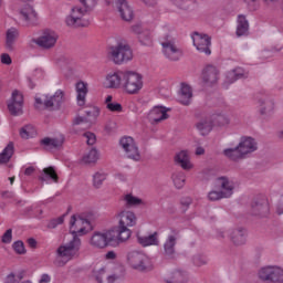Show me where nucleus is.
Returning a JSON list of instances; mask_svg holds the SVG:
<instances>
[{
  "label": "nucleus",
  "mask_w": 283,
  "mask_h": 283,
  "mask_svg": "<svg viewBox=\"0 0 283 283\" xmlns=\"http://www.w3.org/2000/svg\"><path fill=\"white\" fill-rule=\"evenodd\" d=\"M63 143H65V136H63V134H59L57 136L52 138L45 137L41 140V145H44V147H51L53 149L62 147Z\"/></svg>",
  "instance_id": "nucleus-31"
},
{
  "label": "nucleus",
  "mask_w": 283,
  "mask_h": 283,
  "mask_svg": "<svg viewBox=\"0 0 283 283\" xmlns=\"http://www.w3.org/2000/svg\"><path fill=\"white\" fill-rule=\"evenodd\" d=\"M163 53L169 61H180L182 57V49L176 43L174 39V28L164 25L160 31Z\"/></svg>",
  "instance_id": "nucleus-3"
},
{
  "label": "nucleus",
  "mask_w": 283,
  "mask_h": 283,
  "mask_svg": "<svg viewBox=\"0 0 283 283\" xmlns=\"http://www.w3.org/2000/svg\"><path fill=\"white\" fill-rule=\"evenodd\" d=\"M56 41H59V35L56 32L52 30H45L40 38L33 40V43H36V45L40 48L50 50V48H54V45H56Z\"/></svg>",
  "instance_id": "nucleus-17"
},
{
  "label": "nucleus",
  "mask_w": 283,
  "mask_h": 283,
  "mask_svg": "<svg viewBox=\"0 0 283 283\" xmlns=\"http://www.w3.org/2000/svg\"><path fill=\"white\" fill-rule=\"evenodd\" d=\"M112 6H115L123 21H132L134 19V9H132L127 0H115Z\"/></svg>",
  "instance_id": "nucleus-19"
},
{
  "label": "nucleus",
  "mask_w": 283,
  "mask_h": 283,
  "mask_svg": "<svg viewBox=\"0 0 283 283\" xmlns=\"http://www.w3.org/2000/svg\"><path fill=\"white\" fill-rule=\"evenodd\" d=\"M192 43L198 52H202L203 54H211V38L205 33L195 32L191 35Z\"/></svg>",
  "instance_id": "nucleus-14"
},
{
  "label": "nucleus",
  "mask_w": 283,
  "mask_h": 283,
  "mask_svg": "<svg viewBox=\"0 0 283 283\" xmlns=\"http://www.w3.org/2000/svg\"><path fill=\"white\" fill-rule=\"evenodd\" d=\"M269 212V200L261 199V201H254L252 203L253 216H266Z\"/></svg>",
  "instance_id": "nucleus-32"
},
{
  "label": "nucleus",
  "mask_w": 283,
  "mask_h": 283,
  "mask_svg": "<svg viewBox=\"0 0 283 283\" xmlns=\"http://www.w3.org/2000/svg\"><path fill=\"white\" fill-rule=\"evenodd\" d=\"M114 97L112 95L106 96L105 105L108 112H113L114 114H120L123 112V105L118 102H113Z\"/></svg>",
  "instance_id": "nucleus-39"
},
{
  "label": "nucleus",
  "mask_w": 283,
  "mask_h": 283,
  "mask_svg": "<svg viewBox=\"0 0 283 283\" xmlns=\"http://www.w3.org/2000/svg\"><path fill=\"white\" fill-rule=\"evenodd\" d=\"M63 222H65V214L51 220L49 223V229H56V227H59V224H63Z\"/></svg>",
  "instance_id": "nucleus-50"
},
{
  "label": "nucleus",
  "mask_w": 283,
  "mask_h": 283,
  "mask_svg": "<svg viewBox=\"0 0 283 283\" xmlns=\"http://www.w3.org/2000/svg\"><path fill=\"white\" fill-rule=\"evenodd\" d=\"M43 174L48 178H51L53 182H59V175H56V170H54V167L51 166V167L44 168Z\"/></svg>",
  "instance_id": "nucleus-47"
},
{
  "label": "nucleus",
  "mask_w": 283,
  "mask_h": 283,
  "mask_svg": "<svg viewBox=\"0 0 283 283\" xmlns=\"http://www.w3.org/2000/svg\"><path fill=\"white\" fill-rule=\"evenodd\" d=\"M103 87L106 90H122L123 72L112 71L103 80Z\"/></svg>",
  "instance_id": "nucleus-16"
},
{
  "label": "nucleus",
  "mask_w": 283,
  "mask_h": 283,
  "mask_svg": "<svg viewBox=\"0 0 283 283\" xmlns=\"http://www.w3.org/2000/svg\"><path fill=\"white\" fill-rule=\"evenodd\" d=\"M94 276L98 283H118L120 279L115 274L107 273L106 268H101L99 270L94 271Z\"/></svg>",
  "instance_id": "nucleus-22"
},
{
  "label": "nucleus",
  "mask_w": 283,
  "mask_h": 283,
  "mask_svg": "<svg viewBox=\"0 0 283 283\" xmlns=\"http://www.w3.org/2000/svg\"><path fill=\"white\" fill-rule=\"evenodd\" d=\"M78 251H81V239L78 237H73L69 243L57 248L54 260L55 266H65L70 260L78 255Z\"/></svg>",
  "instance_id": "nucleus-4"
},
{
  "label": "nucleus",
  "mask_w": 283,
  "mask_h": 283,
  "mask_svg": "<svg viewBox=\"0 0 283 283\" xmlns=\"http://www.w3.org/2000/svg\"><path fill=\"white\" fill-rule=\"evenodd\" d=\"M127 262L132 269H136L137 271H145V269H147V264H149V258L146 256V254L143 252L130 251L127 254Z\"/></svg>",
  "instance_id": "nucleus-12"
},
{
  "label": "nucleus",
  "mask_w": 283,
  "mask_h": 283,
  "mask_svg": "<svg viewBox=\"0 0 283 283\" xmlns=\"http://www.w3.org/2000/svg\"><path fill=\"white\" fill-rule=\"evenodd\" d=\"M28 129H32V125H27L20 129L21 138H24V139L32 138V135L29 134Z\"/></svg>",
  "instance_id": "nucleus-53"
},
{
  "label": "nucleus",
  "mask_w": 283,
  "mask_h": 283,
  "mask_svg": "<svg viewBox=\"0 0 283 283\" xmlns=\"http://www.w3.org/2000/svg\"><path fill=\"white\" fill-rule=\"evenodd\" d=\"M218 185L221 186V191H210L208 193L209 200H222V198H231L233 196V182L227 179V177H220Z\"/></svg>",
  "instance_id": "nucleus-10"
},
{
  "label": "nucleus",
  "mask_w": 283,
  "mask_h": 283,
  "mask_svg": "<svg viewBox=\"0 0 283 283\" xmlns=\"http://www.w3.org/2000/svg\"><path fill=\"white\" fill-rule=\"evenodd\" d=\"M112 242H118L114 230L95 231L90 240L91 247H94L95 249H105L106 247H109Z\"/></svg>",
  "instance_id": "nucleus-7"
},
{
  "label": "nucleus",
  "mask_w": 283,
  "mask_h": 283,
  "mask_svg": "<svg viewBox=\"0 0 283 283\" xmlns=\"http://www.w3.org/2000/svg\"><path fill=\"white\" fill-rule=\"evenodd\" d=\"M14 154V144L10 143L0 154V165H6L10 163V158H12Z\"/></svg>",
  "instance_id": "nucleus-40"
},
{
  "label": "nucleus",
  "mask_w": 283,
  "mask_h": 283,
  "mask_svg": "<svg viewBox=\"0 0 283 283\" xmlns=\"http://www.w3.org/2000/svg\"><path fill=\"white\" fill-rule=\"evenodd\" d=\"M8 109L12 116H21L23 114V94L19 91H13L11 99L8 102Z\"/></svg>",
  "instance_id": "nucleus-15"
},
{
  "label": "nucleus",
  "mask_w": 283,
  "mask_h": 283,
  "mask_svg": "<svg viewBox=\"0 0 283 283\" xmlns=\"http://www.w3.org/2000/svg\"><path fill=\"white\" fill-rule=\"evenodd\" d=\"M137 242L142 247H158V244H160V241L158 240V232H154L148 237L137 234Z\"/></svg>",
  "instance_id": "nucleus-29"
},
{
  "label": "nucleus",
  "mask_w": 283,
  "mask_h": 283,
  "mask_svg": "<svg viewBox=\"0 0 283 283\" xmlns=\"http://www.w3.org/2000/svg\"><path fill=\"white\" fill-rule=\"evenodd\" d=\"M169 109L163 106H155L148 114V120L150 123H160V120H167L169 118V115L167 114Z\"/></svg>",
  "instance_id": "nucleus-23"
},
{
  "label": "nucleus",
  "mask_w": 283,
  "mask_h": 283,
  "mask_svg": "<svg viewBox=\"0 0 283 283\" xmlns=\"http://www.w3.org/2000/svg\"><path fill=\"white\" fill-rule=\"evenodd\" d=\"M172 3H175V6H177V8H181L185 9V4L187 3V0H170Z\"/></svg>",
  "instance_id": "nucleus-57"
},
{
  "label": "nucleus",
  "mask_w": 283,
  "mask_h": 283,
  "mask_svg": "<svg viewBox=\"0 0 283 283\" xmlns=\"http://www.w3.org/2000/svg\"><path fill=\"white\" fill-rule=\"evenodd\" d=\"M20 14L27 22V25H32V23L36 22V11H34L30 4H27L23 9H21Z\"/></svg>",
  "instance_id": "nucleus-33"
},
{
  "label": "nucleus",
  "mask_w": 283,
  "mask_h": 283,
  "mask_svg": "<svg viewBox=\"0 0 283 283\" xmlns=\"http://www.w3.org/2000/svg\"><path fill=\"white\" fill-rule=\"evenodd\" d=\"M227 235H229L230 240H232L233 244H237V247L247 242V230L242 228L221 232V238H227Z\"/></svg>",
  "instance_id": "nucleus-21"
},
{
  "label": "nucleus",
  "mask_w": 283,
  "mask_h": 283,
  "mask_svg": "<svg viewBox=\"0 0 283 283\" xmlns=\"http://www.w3.org/2000/svg\"><path fill=\"white\" fill-rule=\"evenodd\" d=\"M167 283H185L187 282V273L182 271H175L166 277Z\"/></svg>",
  "instance_id": "nucleus-38"
},
{
  "label": "nucleus",
  "mask_w": 283,
  "mask_h": 283,
  "mask_svg": "<svg viewBox=\"0 0 283 283\" xmlns=\"http://www.w3.org/2000/svg\"><path fill=\"white\" fill-rule=\"evenodd\" d=\"M259 104L260 114H262V116H270V114L275 109V103H273L271 99H260Z\"/></svg>",
  "instance_id": "nucleus-37"
},
{
  "label": "nucleus",
  "mask_w": 283,
  "mask_h": 283,
  "mask_svg": "<svg viewBox=\"0 0 283 283\" xmlns=\"http://www.w3.org/2000/svg\"><path fill=\"white\" fill-rule=\"evenodd\" d=\"M203 154H205V148L198 147V148L196 149V156H202Z\"/></svg>",
  "instance_id": "nucleus-63"
},
{
  "label": "nucleus",
  "mask_w": 283,
  "mask_h": 283,
  "mask_svg": "<svg viewBox=\"0 0 283 283\" xmlns=\"http://www.w3.org/2000/svg\"><path fill=\"white\" fill-rule=\"evenodd\" d=\"M240 143H244L243 147L248 149L247 154H253L258 150V143L252 137H242Z\"/></svg>",
  "instance_id": "nucleus-45"
},
{
  "label": "nucleus",
  "mask_w": 283,
  "mask_h": 283,
  "mask_svg": "<svg viewBox=\"0 0 283 283\" xmlns=\"http://www.w3.org/2000/svg\"><path fill=\"white\" fill-rule=\"evenodd\" d=\"M17 39H19V30L17 28H11L7 31L6 38V49L9 52L14 50V43H17Z\"/></svg>",
  "instance_id": "nucleus-34"
},
{
  "label": "nucleus",
  "mask_w": 283,
  "mask_h": 283,
  "mask_svg": "<svg viewBox=\"0 0 283 283\" xmlns=\"http://www.w3.org/2000/svg\"><path fill=\"white\" fill-rule=\"evenodd\" d=\"M146 6H156V0H142Z\"/></svg>",
  "instance_id": "nucleus-64"
},
{
  "label": "nucleus",
  "mask_w": 283,
  "mask_h": 283,
  "mask_svg": "<svg viewBox=\"0 0 283 283\" xmlns=\"http://www.w3.org/2000/svg\"><path fill=\"white\" fill-rule=\"evenodd\" d=\"M193 97V91L187 83H181V88L179 93V103L181 105H189L191 103V98Z\"/></svg>",
  "instance_id": "nucleus-30"
},
{
  "label": "nucleus",
  "mask_w": 283,
  "mask_h": 283,
  "mask_svg": "<svg viewBox=\"0 0 283 283\" xmlns=\"http://www.w3.org/2000/svg\"><path fill=\"white\" fill-rule=\"evenodd\" d=\"M105 180H107V172L98 170L93 175V187H95V189H101Z\"/></svg>",
  "instance_id": "nucleus-42"
},
{
  "label": "nucleus",
  "mask_w": 283,
  "mask_h": 283,
  "mask_svg": "<svg viewBox=\"0 0 283 283\" xmlns=\"http://www.w3.org/2000/svg\"><path fill=\"white\" fill-rule=\"evenodd\" d=\"M98 150L96 148H92L83 155L81 161L83 163V165H94L98 163Z\"/></svg>",
  "instance_id": "nucleus-36"
},
{
  "label": "nucleus",
  "mask_w": 283,
  "mask_h": 283,
  "mask_svg": "<svg viewBox=\"0 0 283 283\" xmlns=\"http://www.w3.org/2000/svg\"><path fill=\"white\" fill-rule=\"evenodd\" d=\"M261 56L269 59V56H273V53L271 51H262Z\"/></svg>",
  "instance_id": "nucleus-62"
},
{
  "label": "nucleus",
  "mask_w": 283,
  "mask_h": 283,
  "mask_svg": "<svg viewBox=\"0 0 283 283\" xmlns=\"http://www.w3.org/2000/svg\"><path fill=\"white\" fill-rule=\"evenodd\" d=\"M85 114H86V118L88 120H96V118H98V116H101V108H98L96 106H92L85 111Z\"/></svg>",
  "instance_id": "nucleus-46"
},
{
  "label": "nucleus",
  "mask_w": 283,
  "mask_h": 283,
  "mask_svg": "<svg viewBox=\"0 0 283 283\" xmlns=\"http://www.w3.org/2000/svg\"><path fill=\"white\" fill-rule=\"evenodd\" d=\"M1 63H3V65H10L12 63V57H10L9 54L3 53L1 55Z\"/></svg>",
  "instance_id": "nucleus-55"
},
{
  "label": "nucleus",
  "mask_w": 283,
  "mask_h": 283,
  "mask_svg": "<svg viewBox=\"0 0 283 283\" xmlns=\"http://www.w3.org/2000/svg\"><path fill=\"white\" fill-rule=\"evenodd\" d=\"M19 280H23V274L15 275L14 273H10L6 276L4 283H19Z\"/></svg>",
  "instance_id": "nucleus-49"
},
{
  "label": "nucleus",
  "mask_w": 283,
  "mask_h": 283,
  "mask_svg": "<svg viewBox=\"0 0 283 283\" xmlns=\"http://www.w3.org/2000/svg\"><path fill=\"white\" fill-rule=\"evenodd\" d=\"M214 120H217L218 125H228L229 124V118L227 116L219 114L216 115Z\"/></svg>",
  "instance_id": "nucleus-54"
},
{
  "label": "nucleus",
  "mask_w": 283,
  "mask_h": 283,
  "mask_svg": "<svg viewBox=\"0 0 283 283\" xmlns=\"http://www.w3.org/2000/svg\"><path fill=\"white\" fill-rule=\"evenodd\" d=\"M124 202L126 203V207H140L145 205V201L143 199L132 195L127 193L123 197Z\"/></svg>",
  "instance_id": "nucleus-41"
},
{
  "label": "nucleus",
  "mask_w": 283,
  "mask_h": 283,
  "mask_svg": "<svg viewBox=\"0 0 283 283\" xmlns=\"http://www.w3.org/2000/svg\"><path fill=\"white\" fill-rule=\"evenodd\" d=\"M2 243L10 244L12 242V229H8L2 235Z\"/></svg>",
  "instance_id": "nucleus-52"
},
{
  "label": "nucleus",
  "mask_w": 283,
  "mask_h": 283,
  "mask_svg": "<svg viewBox=\"0 0 283 283\" xmlns=\"http://www.w3.org/2000/svg\"><path fill=\"white\" fill-rule=\"evenodd\" d=\"M75 92H76V101H77V105L80 107H83V105H85L86 103V98H87V83L80 81L75 84Z\"/></svg>",
  "instance_id": "nucleus-26"
},
{
  "label": "nucleus",
  "mask_w": 283,
  "mask_h": 283,
  "mask_svg": "<svg viewBox=\"0 0 283 283\" xmlns=\"http://www.w3.org/2000/svg\"><path fill=\"white\" fill-rule=\"evenodd\" d=\"M119 145L124 151V156L134 163H140L143 156L138 149V144L132 137H123L119 140Z\"/></svg>",
  "instance_id": "nucleus-8"
},
{
  "label": "nucleus",
  "mask_w": 283,
  "mask_h": 283,
  "mask_svg": "<svg viewBox=\"0 0 283 283\" xmlns=\"http://www.w3.org/2000/svg\"><path fill=\"white\" fill-rule=\"evenodd\" d=\"M12 249L18 253V255H24L25 253V245L23 244V241H15L12 244Z\"/></svg>",
  "instance_id": "nucleus-48"
},
{
  "label": "nucleus",
  "mask_w": 283,
  "mask_h": 283,
  "mask_svg": "<svg viewBox=\"0 0 283 283\" xmlns=\"http://www.w3.org/2000/svg\"><path fill=\"white\" fill-rule=\"evenodd\" d=\"M181 205L184 207H189L191 205V198L186 197V198L181 199Z\"/></svg>",
  "instance_id": "nucleus-59"
},
{
  "label": "nucleus",
  "mask_w": 283,
  "mask_h": 283,
  "mask_svg": "<svg viewBox=\"0 0 283 283\" xmlns=\"http://www.w3.org/2000/svg\"><path fill=\"white\" fill-rule=\"evenodd\" d=\"M249 34V21L244 15L238 17V24H237V36H247Z\"/></svg>",
  "instance_id": "nucleus-35"
},
{
  "label": "nucleus",
  "mask_w": 283,
  "mask_h": 283,
  "mask_svg": "<svg viewBox=\"0 0 283 283\" xmlns=\"http://www.w3.org/2000/svg\"><path fill=\"white\" fill-rule=\"evenodd\" d=\"M175 161L177 165H180L186 171L189 169H193V164H191V158L189 157V153L187 150H181L175 156Z\"/></svg>",
  "instance_id": "nucleus-28"
},
{
  "label": "nucleus",
  "mask_w": 283,
  "mask_h": 283,
  "mask_svg": "<svg viewBox=\"0 0 283 283\" xmlns=\"http://www.w3.org/2000/svg\"><path fill=\"white\" fill-rule=\"evenodd\" d=\"M213 125H216V123L201 120L197 124V129L201 134V136H207V134H209V132L213 129Z\"/></svg>",
  "instance_id": "nucleus-44"
},
{
  "label": "nucleus",
  "mask_w": 283,
  "mask_h": 283,
  "mask_svg": "<svg viewBox=\"0 0 283 283\" xmlns=\"http://www.w3.org/2000/svg\"><path fill=\"white\" fill-rule=\"evenodd\" d=\"M52 282V276H50V274H42L39 283H50Z\"/></svg>",
  "instance_id": "nucleus-56"
},
{
  "label": "nucleus",
  "mask_w": 283,
  "mask_h": 283,
  "mask_svg": "<svg viewBox=\"0 0 283 283\" xmlns=\"http://www.w3.org/2000/svg\"><path fill=\"white\" fill-rule=\"evenodd\" d=\"M83 136H84L87 145H95L96 144V135L94 133L86 132V133L83 134Z\"/></svg>",
  "instance_id": "nucleus-51"
},
{
  "label": "nucleus",
  "mask_w": 283,
  "mask_h": 283,
  "mask_svg": "<svg viewBox=\"0 0 283 283\" xmlns=\"http://www.w3.org/2000/svg\"><path fill=\"white\" fill-rule=\"evenodd\" d=\"M83 7H73L71 13L66 17L65 23L69 28H87L90 25V18H87V10L96 8L97 0H78Z\"/></svg>",
  "instance_id": "nucleus-1"
},
{
  "label": "nucleus",
  "mask_w": 283,
  "mask_h": 283,
  "mask_svg": "<svg viewBox=\"0 0 283 283\" xmlns=\"http://www.w3.org/2000/svg\"><path fill=\"white\" fill-rule=\"evenodd\" d=\"M145 86L143 81V74L135 71H124L122 77V90L125 94L134 96L140 94V91Z\"/></svg>",
  "instance_id": "nucleus-5"
},
{
  "label": "nucleus",
  "mask_w": 283,
  "mask_h": 283,
  "mask_svg": "<svg viewBox=\"0 0 283 283\" xmlns=\"http://www.w3.org/2000/svg\"><path fill=\"white\" fill-rule=\"evenodd\" d=\"M132 32L137 34L139 42L142 45H151L154 43V36L151 35V31L145 29L142 23L134 24L132 27Z\"/></svg>",
  "instance_id": "nucleus-18"
},
{
  "label": "nucleus",
  "mask_w": 283,
  "mask_h": 283,
  "mask_svg": "<svg viewBox=\"0 0 283 283\" xmlns=\"http://www.w3.org/2000/svg\"><path fill=\"white\" fill-rule=\"evenodd\" d=\"M63 91L59 90L54 93L53 96H45L42 97H35V107H39V105H44V107H52L53 109H59L61 107V103H63Z\"/></svg>",
  "instance_id": "nucleus-13"
},
{
  "label": "nucleus",
  "mask_w": 283,
  "mask_h": 283,
  "mask_svg": "<svg viewBox=\"0 0 283 283\" xmlns=\"http://www.w3.org/2000/svg\"><path fill=\"white\" fill-rule=\"evenodd\" d=\"M28 244L31 249H36V240L35 239H28Z\"/></svg>",
  "instance_id": "nucleus-60"
},
{
  "label": "nucleus",
  "mask_w": 283,
  "mask_h": 283,
  "mask_svg": "<svg viewBox=\"0 0 283 283\" xmlns=\"http://www.w3.org/2000/svg\"><path fill=\"white\" fill-rule=\"evenodd\" d=\"M178 230H170V234H168L166 242L164 243V251L168 258H171L176 251V240H178Z\"/></svg>",
  "instance_id": "nucleus-25"
},
{
  "label": "nucleus",
  "mask_w": 283,
  "mask_h": 283,
  "mask_svg": "<svg viewBox=\"0 0 283 283\" xmlns=\"http://www.w3.org/2000/svg\"><path fill=\"white\" fill-rule=\"evenodd\" d=\"M106 260H116V252L108 251L105 255Z\"/></svg>",
  "instance_id": "nucleus-58"
},
{
  "label": "nucleus",
  "mask_w": 283,
  "mask_h": 283,
  "mask_svg": "<svg viewBox=\"0 0 283 283\" xmlns=\"http://www.w3.org/2000/svg\"><path fill=\"white\" fill-rule=\"evenodd\" d=\"M201 78L205 85H213L218 83V69L213 65H208L203 69Z\"/></svg>",
  "instance_id": "nucleus-24"
},
{
  "label": "nucleus",
  "mask_w": 283,
  "mask_h": 283,
  "mask_svg": "<svg viewBox=\"0 0 283 283\" xmlns=\"http://www.w3.org/2000/svg\"><path fill=\"white\" fill-rule=\"evenodd\" d=\"M32 174H34V167H28V168L24 170V175H25V176H32Z\"/></svg>",
  "instance_id": "nucleus-61"
},
{
  "label": "nucleus",
  "mask_w": 283,
  "mask_h": 283,
  "mask_svg": "<svg viewBox=\"0 0 283 283\" xmlns=\"http://www.w3.org/2000/svg\"><path fill=\"white\" fill-rule=\"evenodd\" d=\"M109 56L116 65H122V63L132 61V59H134V53L127 43L119 42L109 48Z\"/></svg>",
  "instance_id": "nucleus-6"
},
{
  "label": "nucleus",
  "mask_w": 283,
  "mask_h": 283,
  "mask_svg": "<svg viewBox=\"0 0 283 283\" xmlns=\"http://www.w3.org/2000/svg\"><path fill=\"white\" fill-rule=\"evenodd\" d=\"M244 143H239L238 147L235 148H227L223 150V155L229 158L230 160H240L247 156L249 148L244 146Z\"/></svg>",
  "instance_id": "nucleus-20"
},
{
  "label": "nucleus",
  "mask_w": 283,
  "mask_h": 283,
  "mask_svg": "<svg viewBox=\"0 0 283 283\" xmlns=\"http://www.w3.org/2000/svg\"><path fill=\"white\" fill-rule=\"evenodd\" d=\"M248 73L244 72V69L242 67H237L230 72L227 73L226 75V82L223 83V87L228 88L229 86L227 83H235V81H239V78H247Z\"/></svg>",
  "instance_id": "nucleus-27"
},
{
  "label": "nucleus",
  "mask_w": 283,
  "mask_h": 283,
  "mask_svg": "<svg viewBox=\"0 0 283 283\" xmlns=\"http://www.w3.org/2000/svg\"><path fill=\"white\" fill-rule=\"evenodd\" d=\"M258 275L263 282L283 283V269L279 266L261 268Z\"/></svg>",
  "instance_id": "nucleus-11"
},
{
  "label": "nucleus",
  "mask_w": 283,
  "mask_h": 283,
  "mask_svg": "<svg viewBox=\"0 0 283 283\" xmlns=\"http://www.w3.org/2000/svg\"><path fill=\"white\" fill-rule=\"evenodd\" d=\"M172 182L175 185V187L177 189H182V187H185V172L181 171V170H176L174 174H172Z\"/></svg>",
  "instance_id": "nucleus-43"
},
{
  "label": "nucleus",
  "mask_w": 283,
  "mask_h": 283,
  "mask_svg": "<svg viewBox=\"0 0 283 283\" xmlns=\"http://www.w3.org/2000/svg\"><path fill=\"white\" fill-rule=\"evenodd\" d=\"M118 226L115 228L116 240L118 244L127 242L132 238V230L129 228L136 227L138 218L132 210H122L117 214Z\"/></svg>",
  "instance_id": "nucleus-2"
},
{
  "label": "nucleus",
  "mask_w": 283,
  "mask_h": 283,
  "mask_svg": "<svg viewBox=\"0 0 283 283\" xmlns=\"http://www.w3.org/2000/svg\"><path fill=\"white\" fill-rule=\"evenodd\" d=\"M92 231V223L87 219H83L76 214H73L70 220V233L73 238L78 235H86Z\"/></svg>",
  "instance_id": "nucleus-9"
}]
</instances>
